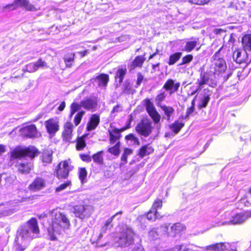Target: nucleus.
<instances>
[{
    "label": "nucleus",
    "instance_id": "0eeeda50",
    "mask_svg": "<svg viewBox=\"0 0 251 251\" xmlns=\"http://www.w3.org/2000/svg\"><path fill=\"white\" fill-rule=\"evenodd\" d=\"M93 208L90 205H76L74 208L75 217L81 220L89 218L93 212Z\"/></svg>",
    "mask_w": 251,
    "mask_h": 251
},
{
    "label": "nucleus",
    "instance_id": "f8f14e48",
    "mask_svg": "<svg viewBox=\"0 0 251 251\" xmlns=\"http://www.w3.org/2000/svg\"><path fill=\"white\" fill-rule=\"evenodd\" d=\"M45 126L50 136L54 135L59 129L58 122L52 118L45 121Z\"/></svg>",
    "mask_w": 251,
    "mask_h": 251
},
{
    "label": "nucleus",
    "instance_id": "9d476101",
    "mask_svg": "<svg viewBox=\"0 0 251 251\" xmlns=\"http://www.w3.org/2000/svg\"><path fill=\"white\" fill-rule=\"evenodd\" d=\"M70 171L69 163L68 161H65L60 163L57 165V168L55 172L58 178H65L68 176Z\"/></svg>",
    "mask_w": 251,
    "mask_h": 251
},
{
    "label": "nucleus",
    "instance_id": "de8ad7c7",
    "mask_svg": "<svg viewBox=\"0 0 251 251\" xmlns=\"http://www.w3.org/2000/svg\"><path fill=\"white\" fill-rule=\"evenodd\" d=\"M157 228H153L149 232V237L151 240L157 238L159 235L157 231Z\"/></svg>",
    "mask_w": 251,
    "mask_h": 251
},
{
    "label": "nucleus",
    "instance_id": "a878e982",
    "mask_svg": "<svg viewBox=\"0 0 251 251\" xmlns=\"http://www.w3.org/2000/svg\"><path fill=\"white\" fill-rule=\"evenodd\" d=\"M199 39H195L194 40H191L187 42L184 46L183 50L189 52L191 51L198 45Z\"/></svg>",
    "mask_w": 251,
    "mask_h": 251
},
{
    "label": "nucleus",
    "instance_id": "473e14b6",
    "mask_svg": "<svg viewBox=\"0 0 251 251\" xmlns=\"http://www.w3.org/2000/svg\"><path fill=\"white\" fill-rule=\"evenodd\" d=\"M52 151H44L42 154L43 162L47 163H51L52 159Z\"/></svg>",
    "mask_w": 251,
    "mask_h": 251
},
{
    "label": "nucleus",
    "instance_id": "f257e3e1",
    "mask_svg": "<svg viewBox=\"0 0 251 251\" xmlns=\"http://www.w3.org/2000/svg\"><path fill=\"white\" fill-rule=\"evenodd\" d=\"M38 153V150L34 146H18L10 151V159L11 161L16 160L15 166L18 170L23 174H27L33 167L31 160Z\"/></svg>",
    "mask_w": 251,
    "mask_h": 251
},
{
    "label": "nucleus",
    "instance_id": "5fc2aeb1",
    "mask_svg": "<svg viewBox=\"0 0 251 251\" xmlns=\"http://www.w3.org/2000/svg\"><path fill=\"white\" fill-rule=\"evenodd\" d=\"M122 213V212H117V213H116L115 215H113L111 217H110V218H109L105 222V224L104 225V226H108L109 225L111 224V223L112 222L114 218L115 217H116V216H117L119 214H121Z\"/></svg>",
    "mask_w": 251,
    "mask_h": 251
},
{
    "label": "nucleus",
    "instance_id": "20e7f679",
    "mask_svg": "<svg viewBox=\"0 0 251 251\" xmlns=\"http://www.w3.org/2000/svg\"><path fill=\"white\" fill-rule=\"evenodd\" d=\"M133 237L132 230L127 228L114 238L115 245L118 247L128 246L133 242Z\"/></svg>",
    "mask_w": 251,
    "mask_h": 251
},
{
    "label": "nucleus",
    "instance_id": "b1692460",
    "mask_svg": "<svg viewBox=\"0 0 251 251\" xmlns=\"http://www.w3.org/2000/svg\"><path fill=\"white\" fill-rule=\"evenodd\" d=\"M160 107L164 112L165 115L164 118L166 119L167 121H169L171 116L175 112V109L172 107L166 106L165 105H160Z\"/></svg>",
    "mask_w": 251,
    "mask_h": 251
},
{
    "label": "nucleus",
    "instance_id": "79ce46f5",
    "mask_svg": "<svg viewBox=\"0 0 251 251\" xmlns=\"http://www.w3.org/2000/svg\"><path fill=\"white\" fill-rule=\"evenodd\" d=\"M166 97V94L164 91L161 90L160 94L157 95L155 98V102L158 106H160V103L163 101Z\"/></svg>",
    "mask_w": 251,
    "mask_h": 251
},
{
    "label": "nucleus",
    "instance_id": "aec40b11",
    "mask_svg": "<svg viewBox=\"0 0 251 251\" xmlns=\"http://www.w3.org/2000/svg\"><path fill=\"white\" fill-rule=\"evenodd\" d=\"M210 95L211 93L209 91L206 90H204L203 94L202 95L198 104L199 108L201 109L207 106L210 100Z\"/></svg>",
    "mask_w": 251,
    "mask_h": 251
},
{
    "label": "nucleus",
    "instance_id": "13d9d810",
    "mask_svg": "<svg viewBox=\"0 0 251 251\" xmlns=\"http://www.w3.org/2000/svg\"><path fill=\"white\" fill-rule=\"evenodd\" d=\"M35 64L37 67V70H38L39 67H42L46 66V62L43 61L41 59L38 60L35 63Z\"/></svg>",
    "mask_w": 251,
    "mask_h": 251
},
{
    "label": "nucleus",
    "instance_id": "7c9ffc66",
    "mask_svg": "<svg viewBox=\"0 0 251 251\" xmlns=\"http://www.w3.org/2000/svg\"><path fill=\"white\" fill-rule=\"evenodd\" d=\"M75 54L71 53L65 54L63 57L66 67L71 68L72 66L73 62L74 61Z\"/></svg>",
    "mask_w": 251,
    "mask_h": 251
},
{
    "label": "nucleus",
    "instance_id": "2f4dec72",
    "mask_svg": "<svg viewBox=\"0 0 251 251\" xmlns=\"http://www.w3.org/2000/svg\"><path fill=\"white\" fill-rule=\"evenodd\" d=\"M148 219L152 221H155L157 219H160L162 217L157 211L153 210L152 208L148 212L147 214Z\"/></svg>",
    "mask_w": 251,
    "mask_h": 251
},
{
    "label": "nucleus",
    "instance_id": "f3484780",
    "mask_svg": "<svg viewBox=\"0 0 251 251\" xmlns=\"http://www.w3.org/2000/svg\"><path fill=\"white\" fill-rule=\"evenodd\" d=\"M233 59L239 64L242 63H247L248 62V54L244 50L243 51H241L239 50L235 51L233 53Z\"/></svg>",
    "mask_w": 251,
    "mask_h": 251
},
{
    "label": "nucleus",
    "instance_id": "774afa93",
    "mask_svg": "<svg viewBox=\"0 0 251 251\" xmlns=\"http://www.w3.org/2000/svg\"><path fill=\"white\" fill-rule=\"evenodd\" d=\"M183 245H178L176 247V248L178 250L177 251H188V249L186 247L183 248Z\"/></svg>",
    "mask_w": 251,
    "mask_h": 251
},
{
    "label": "nucleus",
    "instance_id": "37998d69",
    "mask_svg": "<svg viewBox=\"0 0 251 251\" xmlns=\"http://www.w3.org/2000/svg\"><path fill=\"white\" fill-rule=\"evenodd\" d=\"M71 185V181L70 180H67L66 182L60 184L55 189V191L57 192H60L63 190H65L67 187Z\"/></svg>",
    "mask_w": 251,
    "mask_h": 251
},
{
    "label": "nucleus",
    "instance_id": "c756f323",
    "mask_svg": "<svg viewBox=\"0 0 251 251\" xmlns=\"http://www.w3.org/2000/svg\"><path fill=\"white\" fill-rule=\"evenodd\" d=\"M184 125V124L182 122L176 121L174 123L169 126V127L176 134L179 132Z\"/></svg>",
    "mask_w": 251,
    "mask_h": 251
},
{
    "label": "nucleus",
    "instance_id": "f03ea898",
    "mask_svg": "<svg viewBox=\"0 0 251 251\" xmlns=\"http://www.w3.org/2000/svg\"><path fill=\"white\" fill-rule=\"evenodd\" d=\"M18 235L24 240L30 241L38 237L39 228L36 218H32L18 230Z\"/></svg>",
    "mask_w": 251,
    "mask_h": 251
},
{
    "label": "nucleus",
    "instance_id": "bb28decb",
    "mask_svg": "<svg viewBox=\"0 0 251 251\" xmlns=\"http://www.w3.org/2000/svg\"><path fill=\"white\" fill-rule=\"evenodd\" d=\"M153 151V149L149 145L143 146L140 150L139 155L141 157L149 155Z\"/></svg>",
    "mask_w": 251,
    "mask_h": 251
},
{
    "label": "nucleus",
    "instance_id": "a18cd8bd",
    "mask_svg": "<svg viewBox=\"0 0 251 251\" xmlns=\"http://www.w3.org/2000/svg\"><path fill=\"white\" fill-rule=\"evenodd\" d=\"M87 172L85 168H82L79 169V178L82 183L84 182V181L87 176Z\"/></svg>",
    "mask_w": 251,
    "mask_h": 251
},
{
    "label": "nucleus",
    "instance_id": "cd10ccee",
    "mask_svg": "<svg viewBox=\"0 0 251 251\" xmlns=\"http://www.w3.org/2000/svg\"><path fill=\"white\" fill-rule=\"evenodd\" d=\"M110 141L111 144H114L121 136L119 130L117 128H114L112 131H109Z\"/></svg>",
    "mask_w": 251,
    "mask_h": 251
},
{
    "label": "nucleus",
    "instance_id": "69168bd1",
    "mask_svg": "<svg viewBox=\"0 0 251 251\" xmlns=\"http://www.w3.org/2000/svg\"><path fill=\"white\" fill-rule=\"evenodd\" d=\"M129 39V37L127 35H123L118 38L119 42H123Z\"/></svg>",
    "mask_w": 251,
    "mask_h": 251
},
{
    "label": "nucleus",
    "instance_id": "7ed1b4c3",
    "mask_svg": "<svg viewBox=\"0 0 251 251\" xmlns=\"http://www.w3.org/2000/svg\"><path fill=\"white\" fill-rule=\"evenodd\" d=\"M52 214V227L51 229L50 228L48 229V232L50 240L54 241L56 240V238L52 230L57 231L58 230L56 229L57 226L63 228L67 227L69 226L70 223L68 218L63 213L59 212H53Z\"/></svg>",
    "mask_w": 251,
    "mask_h": 251
},
{
    "label": "nucleus",
    "instance_id": "423d86ee",
    "mask_svg": "<svg viewBox=\"0 0 251 251\" xmlns=\"http://www.w3.org/2000/svg\"><path fill=\"white\" fill-rule=\"evenodd\" d=\"M152 129V122L148 118L143 119L136 127V131L145 137L149 136Z\"/></svg>",
    "mask_w": 251,
    "mask_h": 251
},
{
    "label": "nucleus",
    "instance_id": "052dcab7",
    "mask_svg": "<svg viewBox=\"0 0 251 251\" xmlns=\"http://www.w3.org/2000/svg\"><path fill=\"white\" fill-rule=\"evenodd\" d=\"M131 121H132V116H131V115H130V118L128 120V125L127 126H126L125 127L121 128L120 129H118V130H119L120 133V132H123V131H125V130L130 128V123H131Z\"/></svg>",
    "mask_w": 251,
    "mask_h": 251
},
{
    "label": "nucleus",
    "instance_id": "bf43d9fd",
    "mask_svg": "<svg viewBox=\"0 0 251 251\" xmlns=\"http://www.w3.org/2000/svg\"><path fill=\"white\" fill-rule=\"evenodd\" d=\"M195 107L191 106L188 108L186 112V115L185 117V119L188 118L189 116L194 111Z\"/></svg>",
    "mask_w": 251,
    "mask_h": 251
},
{
    "label": "nucleus",
    "instance_id": "412c9836",
    "mask_svg": "<svg viewBox=\"0 0 251 251\" xmlns=\"http://www.w3.org/2000/svg\"><path fill=\"white\" fill-rule=\"evenodd\" d=\"M211 75L208 73H201L200 75V79L198 80L199 85L200 86H202L203 84H208L209 86H212V85L215 84L213 82H211Z\"/></svg>",
    "mask_w": 251,
    "mask_h": 251
},
{
    "label": "nucleus",
    "instance_id": "c85d7f7f",
    "mask_svg": "<svg viewBox=\"0 0 251 251\" xmlns=\"http://www.w3.org/2000/svg\"><path fill=\"white\" fill-rule=\"evenodd\" d=\"M126 73V67L118 68L116 73V79H119V82L121 84Z\"/></svg>",
    "mask_w": 251,
    "mask_h": 251
},
{
    "label": "nucleus",
    "instance_id": "f704fd0d",
    "mask_svg": "<svg viewBox=\"0 0 251 251\" xmlns=\"http://www.w3.org/2000/svg\"><path fill=\"white\" fill-rule=\"evenodd\" d=\"M133 152L132 150L128 148H126L124 150V152L121 156V161L122 162L120 166V167L127 163V158L128 155H131Z\"/></svg>",
    "mask_w": 251,
    "mask_h": 251
},
{
    "label": "nucleus",
    "instance_id": "9b49d317",
    "mask_svg": "<svg viewBox=\"0 0 251 251\" xmlns=\"http://www.w3.org/2000/svg\"><path fill=\"white\" fill-rule=\"evenodd\" d=\"M212 59L211 68H214V73L216 72H223L226 70V65L225 61L223 58L214 55L212 57Z\"/></svg>",
    "mask_w": 251,
    "mask_h": 251
},
{
    "label": "nucleus",
    "instance_id": "4468645a",
    "mask_svg": "<svg viewBox=\"0 0 251 251\" xmlns=\"http://www.w3.org/2000/svg\"><path fill=\"white\" fill-rule=\"evenodd\" d=\"M21 131L23 136L28 138L35 137L38 134L37 128L35 125L25 126L21 129Z\"/></svg>",
    "mask_w": 251,
    "mask_h": 251
},
{
    "label": "nucleus",
    "instance_id": "49530a36",
    "mask_svg": "<svg viewBox=\"0 0 251 251\" xmlns=\"http://www.w3.org/2000/svg\"><path fill=\"white\" fill-rule=\"evenodd\" d=\"M84 114V111H80L77 113L76 115L75 116L74 119V123L75 126L78 125V124L80 123L82 116Z\"/></svg>",
    "mask_w": 251,
    "mask_h": 251
},
{
    "label": "nucleus",
    "instance_id": "2eb2a0df",
    "mask_svg": "<svg viewBox=\"0 0 251 251\" xmlns=\"http://www.w3.org/2000/svg\"><path fill=\"white\" fill-rule=\"evenodd\" d=\"M180 86V83H175V81L172 79H168L164 84L163 88L169 92L170 95L176 92Z\"/></svg>",
    "mask_w": 251,
    "mask_h": 251
},
{
    "label": "nucleus",
    "instance_id": "e433bc0d",
    "mask_svg": "<svg viewBox=\"0 0 251 251\" xmlns=\"http://www.w3.org/2000/svg\"><path fill=\"white\" fill-rule=\"evenodd\" d=\"M181 52H176L170 56L168 64L169 65H172L176 62L181 57Z\"/></svg>",
    "mask_w": 251,
    "mask_h": 251
},
{
    "label": "nucleus",
    "instance_id": "1a4fd4ad",
    "mask_svg": "<svg viewBox=\"0 0 251 251\" xmlns=\"http://www.w3.org/2000/svg\"><path fill=\"white\" fill-rule=\"evenodd\" d=\"M146 110L155 124H158L160 120L161 116L156 110L153 103L149 99L145 100Z\"/></svg>",
    "mask_w": 251,
    "mask_h": 251
},
{
    "label": "nucleus",
    "instance_id": "338daca9",
    "mask_svg": "<svg viewBox=\"0 0 251 251\" xmlns=\"http://www.w3.org/2000/svg\"><path fill=\"white\" fill-rule=\"evenodd\" d=\"M16 248L17 251H24V250L25 249V247L23 246L19 243L16 244Z\"/></svg>",
    "mask_w": 251,
    "mask_h": 251
},
{
    "label": "nucleus",
    "instance_id": "ea45409f",
    "mask_svg": "<svg viewBox=\"0 0 251 251\" xmlns=\"http://www.w3.org/2000/svg\"><path fill=\"white\" fill-rule=\"evenodd\" d=\"M120 142H118L114 147L109 148L108 152L115 155H119L120 153Z\"/></svg>",
    "mask_w": 251,
    "mask_h": 251
},
{
    "label": "nucleus",
    "instance_id": "4d7b16f0",
    "mask_svg": "<svg viewBox=\"0 0 251 251\" xmlns=\"http://www.w3.org/2000/svg\"><path fill=\"white\" fill-rule=\"evenodd\" d=\"M144 76L142 75L141 73H138L137 74V82H136V87L140 85L143 79Z\"/></svg>",
    "mask_w": 251,
    "mask_h": 251
},
{
    "label": "nucleus",
    "instance_id": "a19ab883",
    "mask_svg": "<svg viewBox=\"0 0 251 251\" xmlns=\"http://www.w3.org/2000/svg\"><path fill=\"white\" fill-rule=\"evenodd\" d=\"M37 70V67L35 64V63H30L25 67V68L23 69V71L25 72H28L29 73H32L36 71Z\"/></svg>",
    "mask_w": 251,
    "mask_h": 251
},
{
    "label": "nucleus",
    "instance_id": "c03bdc74",
    "mask_svg": "<svg viewBox=\"0 0 251 251\" xmlns=\"http://www.w3.org/2000/svg\"><path fill=\"white\" fill-rule=\"evenodd\" d=\"M169 224H165L161 226L160 227V232L161 234L167 235L168 236H174L173 234L169 233L168 232Z\"/></svg>",
    "mask_w": 251,
    "mask_h": 251
},
{
    "label": "nucleus",
    "instance_id": "4c0bfd02",
    "mask_svg": "<svg viewBox=\"0 0 251 251\" xmlns=\"http://www.w3.org/2000/svg\"><path fill=\"white\" fill-rule=\"evenodd\" d=\"M81 107H82L81 105V101H80L79 104L75 102H73L71 105L70 117H72V116L76 111L79 110Z\"/></svg>",
    "mask_w": 251,
    "mask_h": 251
},
{
    "label": "nucleus",
    "instance_id": "6e6552de",
    "mask_svg": "<svg viewBox=\"0 0 251 251\" xmlns=\"http://www.w3.org/2000/svg\"><path fill=\"white\" fill-rule=\"evenodd\" d=\"M18 7H23L27 11H35L37 10L36 8L30 4L28 0H14L12 3L7 5L4 9L13 10Z\"/></svg>",
    "mask_w": 251,
    "mask_h": 251
},
{
    "label": "nucleus",
    "instance_id": "c9c22d12",
    "mask_svg": "<svg viewBox=\"0 0 251 251\" xmlns=\"http://www.w3.org/2000/svg\"><path fill=\"white\" fill-rule=\"evenodd\" d=\"M185 229V226L179 223H177L171 226V229L172 231H173V233L174 234L176 233H178L180 231L184 230Z\"/></svg>",
    "mask_w": 251,
    "mask_h": 251
},
{
    "label": "nucleus",
    "instance_id": "3c124183",
    "mask_svg": "<svg viewBox=\"0 0 251 251\" xmlns=\"http://www.w3.org/2000/svg\"><path fill=\"white\" fill-rule=\"evenodd\" d=\"M193 56L191 54H188L185 55L182 58V62L179 64V65H182L189 63L193 60Z\"/></svg>",
    "mask_w": 251,
    "mask_h": 251
},
{
    "label": "nucleus",
    "instance_id": "680f3d73",
    "mask_svg": "<svg viewBox=\"0 0 251 251\" xmlns=\"http://www.w3.org/2000/svg\"><path fill=\"white\" fill-rule=\"evenodd\" d=\"M131 121H132V116H131V115H130V118L128 120V125L127 126H126L125 127L121 128L120 129H118V130H119L120 133V132H123V131H125V130L130 128V123H131Z\"/></svg>",
    "mask_w": 251,
    "mask_h": 251
},
{
    "label": "nucleus",
    "instance_id": "393cba45",
    "mask_svg": "<svg viewBox=\"0 0 251 251\" xmlns=\"http://www.w3.org/2000/svg\"><path fill=\"white\" fill-rule=\"evenodd\" d=\"M108 80V75L105 74L100 75L95 79V80L98 83V85L100 87H105L107 85Z\"/></svg>",
    "mask_w": 251,
    "mask_h": 251
},
{
    "label": "nucleus",
    "instance_id": "ddd939ff",
    "mask_svg": "<svg viewBox=\"0 0 251 251\" xmlns=\"http://www.w3.org/2000/svg\"><path fill=\"white\" fill-rule=\"evenodd\" d=\"M81 105L87 110L93 111L97 108L98 101L96 98H87L81 100Z\"/></svg>",
    "mask_w": 251,
    "mask_h": 251
},
{
    "label": "nucleus",
    "instance_id": "72a5a7b5",
    "mask_svg": "<svg viewBox=\"0 0 251 251\" xmlns=\"http://www.w3.org/2000/svg\"><path fill=\"white\" fill-rule=\"evenodd\" d=\"M103 151H100L93 155L92 158L94 161L100 165L103 163Z\"/></svg>",
    "mask_w": 251,
    "mask_h": 251
},
{
    "label": "nucleus",
    "instance_id": "dca6fc26",
    "mask_svg": "<svg viewBox=\"0 0 251 251\" xmlns=\"http://www.w3.org/2000/svg\"><path fill=\"white\" fill-rule=\"evenodd\" d=\"M45 180L42 177H37L29 186V189L36 192L40 190L45 187Z\"/></svg>",
    "mask_w": 251,
    "mask_h": 251
},
{
    "label": "nucleus",
    "instance_id": "5701e85b",
    "mask_svg": "<svg viewBox=\"0 0 251 251\" xmlns=\"http://www.w3.org/2000/svg\"><path fill=\"white\" fill-rule=\"evenodd\" d=\"M242 44L245 51H251V34L244 36L242 39Z\"/></svg>",
    "mask_w": 251,
    "mask_h": 251
},
{
    "label": "nucleus",
    "instance_id": "6e6d98bb",
    "mask_svg": "<svg viewBox=\"0 0 251 251\" xmlns=\"http://www.w3.org/2000/svg\"><path fill=\"white\" fill-rule=\"evenodd\" d=\"M122 110L121 106L118 104L113 107L112 110L111 112V115L112 116V115L115 113L120 112L122 111Z\"/></svg>",
    "mask_w": 251,
    "mask_h": 251
},
{
    "label": "nucleus",
    "instance_id": "a211bd4d",
    "mask_svg": "<svg viewBox=\"0 0 251 251\" xmlns=\"http://www.w3.org/2000/svg\"><path fill=\"white\" fill-rule=\"evenodd\" d=\"M63 132V140L66 142H70L72 139L73 125L70 122H67L64 125Z\"/></svg>",
    "mask_w": 251,
    "mask_h": 251
},
{
    "label": "nucleus",
    "instance_id": "8fccbe9b",
    "mask_svg": "<svg viewBox=\"0 0 251 251\" xmlns=\"http://www.w3.org/2000/svg\"><path fill=\"white\" fill-rule=\"evenodd\" d=\"M86 146L85 141L82 139H79L76 143V148L78 151L82 150Z\"/></svg>",
    "mask_w": 251,
    "mask_h": 251
},
{
    "label": "nucleus",
    "instance_id": "e2e57ef3",
    "mask_svg": "<svg viewBox=\"0 0 251 251\" xmlns=\"http://www.w3.org/2000/svg\"><path fill=\"white\" fill-rule=\"evenodd\" d=\"M63 17V18L62 20L65 23V25H67V26L70 25L71 23L70 21L69 20L70 17H66V16H64Z\"/></svg>",
    "mask_w": 251,
    "mask_h": 251
},
{
    "label": "nucleus",
    "instance_id": "864d4df0",
    "mask_svg": "<svg viewBox=\"0 0 251 251\" xmlns=\"http://www.w3.org/2000/svg\"><path fill=\"white\" fill-rule=\"evenodd\" d=\"M80 157L83 161L87 162H90L92 160V157L91 156L85 154H80Z\"/></svg>",
    "mask_w": 251,
    "mask_h": 251
},
{
    "label": "nucleus",
    "instance_id": "4be33fe9",
    "mask_svg": "<svg viewBox=\"0 0 251 251\" xmlns=\"http://www.w3.org/2000/svg\"><path fill=\"white\" fill-rule=\"evenodd\" d=\"M145 61V58L144 56L139 55L136 56L133 61L132 62L130 66L129 67L130 70H133L136 67H142L143 63Z\"/></svg>",
    "mask_w": 251,
    "mask_h": 251
},
{
    "label": "nucleus",
    "instance_id": "58836bf2",
    "mask_svg": "<svg viewBox=\"0 0 251 251\" xmlns=\"http://www.w3.org/2000/svg\"><path fill=\"white\" fill-rule=\"evenodd\" d=\"M221 247V243H216L214 244L207 246L205 247H203L202 249L206 251H220Z\"/></svg>",
    "mask_w": 251,
    "mask_h": 251
},
{
    "label": "nucleus",
    "instance_id": "09e8293b",
    "mask_svg": "<svg viewBox=\"0 0 251 251\" xmlns=\"http://www.w3.org/2000/svg\"><path fill=\"white\" fill-rule=\"evenodd\" d=\"M162 206V200L160 199H156L154 201L152 207L151 208H152L153 210L157 211V209H160Z\"/></svg>",
    "mask_w": 251,
    "mask_h": 251
},
{
    "label": "nucleus",
    "instance_id": "603ef678",
    "mask_svg": "<svg viewBox=\"0 0 251 251\" xmlns=\"http://www.w3.org/2000/svg\"><path fill=\"white\" fill-rule=\"evenodd\" d=\"M191 3L198 5H204L207 3L210 0H188Z\"/></svg>",
    "mask_w": 251,
    "mask_h": 251
},
{
    "label": "nucleus",
    "instance_id": "0e129e2a",
    "mask_svg": "<svg viewBox=\"0 0 251 251\" xmlns=\"http://www.w3.org/2000/svg\"><path fill=\"white\" fill-rule=\"evenodd\" d=\"M107 228H108V227L105 226H102L101 227V230H100V233L99 238H100L102 237V236L103 235V233L105 232V231L107 230Z\"/></svg>",
    "mask_w": 251,
    "mask_h": 251
},
{
    "label": "nucleus",
    "instance_id": "6ab92c4d",
    "mask_svg": "<svg viewBox=\"0 0 251 251\" xmlns=\"http://www.w3.org/2000/svg\"><path fill=\"white\" fill-rule=\"evenodd\" d=\"M100 122V116L96 114H93L87 125V130L91 131L95 129L99 124Z\"/></svg>",
    "mask_w": 251,
    "mask_h": 251
},
{
    "label": "nucleus",
    "instance_id": "39448f33",
    "mask_svg": "<svg viewBox=\"0 0 251 251\" xmlns=\"http://www.w3.org/2000/svg\"><path fill=\"white\" fill-rule=\"evenodd\" d=\"M225 217L227 220L223 223V225L240 224L244 223L249 218L246 211L231 214L227 212L225 213Z\"/></svg>",
    "mask_w": 251,
    "mask_h": 251
}]
</instances>
